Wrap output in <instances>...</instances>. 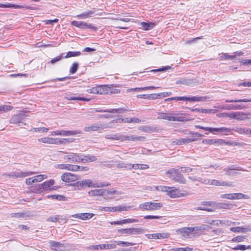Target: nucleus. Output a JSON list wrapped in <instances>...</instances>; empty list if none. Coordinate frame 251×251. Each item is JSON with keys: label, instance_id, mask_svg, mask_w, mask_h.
<instances>
[{"label": "nucleus", "instance_id": "obj_1", "mask_svg": "<svg viewBox=\"0 0 251 251\" xmlns=\"http://www.w3.org/2000/svg\"><path fill=\"white\" fill-rule=\"evenodd\" d=\"M181 173L179 168H173L166 172L170 178L180 183L184 184L186 183V179Z\"/></svg>", "mask_w": 251, "mask_h": 251}, {"label": "nucleus", "instance_id": "obj_2", "mask_svg": "<svg viewBox=\"0 0 251 251\" xmlns=\"http://www.w3.org/2000/svg\"><path fill=\"white\" fill-rule=\"evenodd\" d=\"M205 97H175L167 98L165 100V101H171L172 100H183L189 101H204L206 100Z\"/></svg>", "mask_w": 251, "mask_h": 251}, {"label": "nucleus", "instance_id": "obj_3", "mask_svg": "<svg viewBox=\"0 0 251 251\" xmlns=\"http://www.w3.org/2000/svg\"><path fill=\"white\" fill-rule=\"evenodd\" d=\"M163 204L160 202H146L139 205L140 209L144 210H155L160 209Z\"/></svg>", "mask_w": 251, "mask_h": 251}, {"label": "nucleus", "instance_id": "obj_4", "mask_svg": "<svg viewBox=\"0 0 251 251\" xmlns=\"http://www.w3.org/2000/svg\"><path fill=\"white\" fill-rule=\"evenodd\" d=\"M118 232L121 234L127 235H139L143 234L145 232L144 229L142 227H130L128 228H121L118 229Z\"/></svg>", "mask_w": 251, "mask_h": 251}, {"label": "nucleus", "instance_id": "obj_5", "mask_svg": "<svg viewBox=\"0 0 251 251\" xmlns=\"http://www.w3.org/2000/svg\"><path fill=\"white\" fill-rule=\"evenodd\" d=\"M104 125L100 123H94L92 125L86 126L84 128V130L86 132L98 131L100 132L105 128Z\"/></svg>", "mask_w": 251, "mask_h": 251}, {"label": "nucleus", "instance_id": "obj_6", "mask_svg": "<svg viewBox=\"0 0 251 251\" xmlns=\"http://www.w3.org/2000/svg\"><path fill=\"white\" fill-rule=\"evenodd\" d=\"M119 8L117 7H115V5H113L111 6V20H118L120 21H123L125 22H128L130 21V19L129 18H121L120 15H116L115 13H119Z\"/></svg>", "mask_w": 251, "mask_h": 251}, {"label": "nucleus", "instance_id": "obj_7", "mask_svg": "<svg viewBox=\"0 0 251 251\" xmlns=\"http://www.w3.org/2000/svg\"><path fill=\"white\" fill-rule=\"evenodd\" d=\"M50 249L54 251H65L67 248V244L51 240L49 241Z\"/></svg>", "mask_w": 251, "mask_h": 251}, {"label": "nucleus", "instance_id": "obj_8", "mask_svg": "<svg viewBox=\"0 0 251 251\" xmlns=\"http://www.w3.org/2000/svg\"><path fill=\"white\" fill-rule=\"evenodd\" d=\"M81 133V131L79 130L65 131L64 130L54 131L51 132L52 135H60V136H71Z\"/></svg>", "mask_w": 251, "mask_h": 251}, {"label": "nucleus", "instance_id": "obj_9", "mask_svg": "<svg viewBox=\"0 0 251 251\" xmlns=\"http://www.w3.org/2000/svg\"><path fill=\"white\" fill-rule=\"evenodd\" d=\"M63 159L70 163H79L80 155L78 153L70 152L65 155Z\"/></svg>", "mask_w": 251, "mask_h": 251}, {"label": "nucleus", "instance_id": "obj_10", "mask_svg": "<svg viewBox=\"0 0 251 251\" xmlns=\"http://www.w3.org/2000/svg\"><path fill=\"white\" fill-rule=\"evenodd\" d=\"M195 127L197 128L202 129L205 131H209L211 133H214V132H226L229 131V129L226 128L225 127H203L199 125L195 126Z\"/></svg>", "mask_w": 251, "mask_h": 251}, {"label": "nucleus", "instance_id": "obj_11", "mask_svg": "<svg viewBox=\"0 0 251 251\" xmlns=\"http://www.w3.org/2000/svg\"><path fill=\"white\" fill-rule=\"evenodd\" d=\"M80 185L82 186H86L88 187H99L108 185V184H105L104 182H94L92 180L88 179L82 180L80 183Z\"/></svg>", "mask_w": 251, "mask_h": 251}, {"label": "nucleus", "instance_id": "obj_12", "mask_svg": "<svg viewBox=\"0 0 251 251\" xmlns=\"http://www.w3.org/2000/svg\"><path fill=\"white\" fill-rule=\"evenodd\" d=\"M132 118H114L111 116V128L115 126V124H119L122 123H131Z\"/></svg>", "mask_w": 251, "mask_h": 251}, {"label": "nucleus", "instance_id": "obj_13", "mask_svg": "<svg viewBox=\"0 0 251 251\" xmlns=\"http://www.w3.org/2000/svg\"><path fill=\"white\" fill-rule=\"evenodd\" d=\"M25 115L24 111H20L18 114L14 115L10 120L11 124H17L22 122V121L25 118Z\"/></svg>", "mask_w": 251, "mask_h": 251}, {"label": "nucleus", "instance_id": "obj_14", "mask_svg": "<svg viewBox=\"0 0 251 251\" xmlns=\"http://www.w3.org/2000/svg\"><path fill=\"white\" fill-rule=\"evenodd\" d=\"M170 114H166L164 113H161L160 114L159 116L158 117V119H164L169 121H183V117H173L170 115Z\"/></svg>", "mask_w": 251, "mask_h": 251}, {"label": "nucleus", "instance_id": "obj_15", "mask_svg": "<svg viewBox=\"0 0 251 251\" xmlns=\"http://www.w3.org/2000/svg\"><path fill=\"white\" fill-rule=\"evenodd\" d=\"M161 190L163 192H166L168 195L171 197L176 198L178 197L177 189L174 187L161 186Z\"/></svg>", "mask_w": 251, "mask_h": 251}, {"label": "nucleus", "instance_id": "obj_16", "mask_svg": "<svg viewBox=\"0 0 251 251\" xmlns=\"http://www.w3.org/2000/svg\"><path fill=\"white\" fill-rule=\"evenodd\" d=\"M242 169L240 167H238L235 165H231L227 168L224 169V171L225 172V174L227 176H235L238 173L234 171H241Z\"/></svg>", "mask_w": 251, "mask_h": 251}, {"label": "nucleus", "instance_id": "obj_17", "mask_svg": "<svg viewBox=\"0 0 251 251\" xmlns=\"http://www.w3.org/2000/svg\"><path fill=\"white\" fill-rule=\"evenodd\" d=\"M78 179L77 176L70 173H65L61 176V180L65 182H72Z\"/></svg>", "mask_w": 251, "mask_h": 251}, {"label": "nucleus", "instance_id": "obj_18", "mask_svg": "<svg viewBox=\"0 0 251 251\" xmlns=\"http://www.w3.org/2000/svg\"><path fill=\"white\" fill-rule=\"evenodd\" d=\"M145 137L144 136H136L134 135H123V142L124 141H144Z\"/></svg>", "mask_w": 251, "mask_h": 251}, {"label": "nucleus", "instance_id": "obj_19", "mask_svg": "<svg viewBox=\"0 0 251 251\" xmlns=\"http://www.w3.org/2000/svg\"><path fill=\"white\" fill-rule=\"evenodd\" d=\"M97 159V157L93 155H80L79 163L92 162L96 161Z\"/></svg>", "mask_w": 251, "mask_h": 251}, {"label": "nucleus", "instance_id": "obj_20", "mask_svg": "<svg viewBox=\"0 0 251 251\" xmlns=\"http://www.w3.org/2000/svg\"><path fill=\"white\" fill-rule=\"evenodd\" d=\"M225 127L226 128L229 129V131H227L226 132H222L225 135H227L228 133L230 132L232 130H234L239 134L248 135V132L249 128H247V127L242 128V127H239V126H236V127L232 128H227V127Z\"/></svg>", "mask_w": 251, "mask_h": 251}, {"label": "nucleus", "instance_id": "obj_21", "mask_svg": "<svg viewBox=\"0 0 251 251\" xmlns=\"http://www.w3.org/2000/svg\"><path fill=\"white\" fill-rule=\"evenodd\" d=\"M0 7L1 8H12L14 9H21L25 8V9H31L29 6L27 5H18L10 3H7L6 4L0 3Z\"/></svg>", "mask_w": 251, "mask_h": 251}, {"label": "nucleus", "instance_id": "obj_22", "mask_svg": "<svg viewBox=\"0 0 251 251\" xmlns=\"http://www.w3.org/2000/svg\"><path fill=\"white\" fill-rule=\"evenodd\" d=\"M149 239H161L168 238L170 236L168 233H157L147 235Z\"/></svg>", "mask_w": 251, "mask_h": 251}, {"label": "nucleus", "instance_id": "obj_23", "mask_svg": "<svg viewBox=\"0 0 251 251\" xmlns=\"http://www.w3.org/2000/svg\"><path fill=\"white\" fill-rule=\"evenodd\" d=\"M94 214L89 213H78L72 215V217L75 218L83 220H86L93 217Z\"/></svg>", "mask_w": 251, "mask_h": 251}, {"label": "nucleus", "instance_id": "obj_24", "mask_svg": "<svg viewBox=\"0 0 251 251\" xmlns=\"http://www.w3.org/2000/svg\"><path fill=\"white\" fill-rule=\"evenodd\" d=\"M124 193L120 191L115 190L113 188H111V200L114 199L116 201H118L122 199V195Z\"/></svg>", "mask_w": 251, "mask_h": 251}, {"label": "nucleus", "instance_id": "obj_25", "mask_svg": "<svg viewBox=\"0 0 251 251\" xmlns=\"http://www.w3.org/2000/svg\"><path fill=\"white\" fill-rule=\"evenodd\" d=\"M36 173L34 172H21V171H16L15 172H13V177L18 178V177H26L28 176L32 175L35 174Z\"/></svg>", "mask_w": 251, "mask_h": 251}, {"label": "nucleus", "instance_id": "obj_26", "mask_svg": "<svg viewBox=\"0 0 251 251\" xmlns=\"http://www.w3.org/2000/svg\"><path fill=\"white\" fill-rule=\"evenodd\" d=\"M139 130L147 133L156 132L158 130L155 126H151L148 125L142 126L139 127Z\"/></svg>", "mask_w": 251, "mask_h": 251}, {"label": "nucleus", "instance_id": "obj_27", "mask_svg": "<svg viewBox=\"0 0 251 251\" xmlns=\"http://www.w3.org/2000/svg\"><path fill=\"white\" fill-rule=\"evenodd\" d=\"M133 206L118 205L111 207V212L129 211Z\"/></svg>", "mask_w": 251, "mask_h": 251}, {"label": "nucleus", "instance_id": "obj_28", "mask_svg": "<svg viewBox=\"0 0 251 251\" xmlns=\"http://www.w3.org/2000/svg\"><path fill=\"white\" fill-rule=\"evenodd\" d=\"M245 108V106L243 104H228L224 106V108L226 110H239Z\"/></svg>", "mask_w": 251, "mask_h": 251}, {"label": "nucleus", "instance_id": "obj_29", "mask_svg": "<svg viewBox=\"0 0 251 251\" xmlns=\"http://www.w3.org/2000/svg\"><path fill=\"white\" fill-rule=\"evenodd\" d=\"M142 28L145 30H148L152 29L155 25V23L152 22H142L141 23Z\"/></svg>", "mask_w": 251, "mask_h": 251}, {"label": "nucleus", "instance_id": "obj_30", "mask_svg": "<svg viewBox=\"0 0 251 251\" xmlns=\"http://www.w3.org/2000/svg\"><path fill=\"white\" fill-rule=\"evenodd\" d=\"M54 184V180L53 179H50L49 180H47L43 183L40 184L39 187L40 189H49L50 186L53 185Z\"/></svg>", "mask_w": 251, "mask_h": 251}, {"label": "nucleus", "instance_id": "obj_31", "mask_svg": "<svg viewBox=\"0 0 251 251\" xmlns=\"http://www.w3.org/2000/svg\"><path fill=\"white\" fill-rule=\"evenodd\" d=\"M130 110L127 108V107H124L122 108H111V114L117 113L121 114L124 113L126 111H130Z\"/></svg>", "mask_w": 251, "mask_h": 251}, {"label": "nucleus", "instance_id": "obj_32", "mask_svg": "<svg viewBox=\"0 0 251 251\" xmlns=\"http://www.w3.org/2000/svg\"><path fill=\"white\" fill-rule=\"evenodd\" d=\"M65 99L67 100H82L84 101H89L90 100V99L80 97H73L71 96L70 95H67L65 97Z\"/></svg>", "mask_w": 251, "mask_h": 251}, {"label": "nucleus", "instance_id": "obj_33", "mask_svg": "<svg viewBox=\"0 0 251 251\" xmlns=\"http://www.w3.org/2000/svg\"><path fill=\"white\" fill-rule=\"evenodd\" d=\"M88 92L90 93L93 94H102L104 92V90H102V86H99L96 87H93L91 89L88 90Z\"/></svg>", "mask_w": 251, "mask_h": 251}, {"label": "nucleus", "instance_id": "obj_34", "mask_svg": "<svg viewBox=\"0 0 251 251\" xmlns=\"http://www.w3.org/2000/svg\"><path fill=\"white\" fill-rule=\"evenodd\" d=\"M193 82V80L190 79H186L184 78H181L179 80H176V84H183L186 85H189Z\"/></svg>", "mask_w": 251, "mask_h": 251}, {"label": "nucleus", "instance_id": "obj_35", "mask_svg": "<svg viewBox=\"0 0 251 251\" xmlns=\"http://www.w3.org/2000/svg\"><path fill=\"white\" fill-rule=\"evenodd\" d=\"M89 194L91 196H99V195H104L105 194V191L103 189H96L94 190H92L89 192Z\"/></svg>", "mask_w": 251, "mask_h": 251}, {"label": "nucleus", "instance_id": "obj_36", "mask_svg": "<svg viewBox=\"0 0 251 251\" xmlns=\"http://www.w3.org/2000/svg\"><path fill=\"white\" fill-rule=\"evenodd\" d=\"M89 248L91 250H98L99 249L103 250L105 249H108L109 248V245L108 244H100V245H92L90 246Z\"/></svg>", "mask_w": 251, "mask_h": 251}, {"label": "nucleus", "instance_id": "obj_37", "mask_svg": "<svg viewBox=\"0 0 251 251\" xmlns=\"http://www.w3.org/2000/svg\"><path fill=\"white\" fill-rule=\"evenodd\" d=\"M49 144H62L63 143V141L61 140V139L58 138H53L50 137H48Z\"/></svg>", "mask_w": 251, "mask_h": 251}, {"label": "nucleus", "instance_id": "obj_38", "mask_svg": "<svg viewBox=\"0 0 251 251\" xmlns=\"http://www.w3.org/2000/svg\"><path fill=\"white\" fill-rule=\"evenodd\" d=\"M190 110L192 112H197L199 113H210L213 111V109H203V108H190Z\"/></svg>", "mask_w": 251, "mask_h": 251}, {"label": "nucleus", "instance_id": "obj_39", "mask_svg": "<svg viewBox=\"0 0 251 251\" xmlns=\"http://www.w3.org/2000/svg\"><path fill=\"white\" fill-rule=\"evenodd\" d=\"M94 14V12L92 11H88L86 12H84L77 16V17L81 18L82 19H86L92 17Z\"/></svg>", "mask_w": 251, "mask_h": 251}, {"label": "nucleus", "instance_id": "obj_40", "mask_svg": "<svg viewBox=\"0 0 251 251\" xmlns=\"http://www.w3.org/2000/svg\"><path fill=\"white\" fill-rule=\"evenodd\" d=\"M226 102H251V99H235V100H225Z\"/></svg>", "mask_w": 251, "mask_h": 251}, {"label": "nucleus", "instance_id": "obj_41", "mask_svg": "<svg viewBox=\"0 0 251 251\" xmlns=\"http://www.w3.org/2000/svg\"><path fill=\"white\" fill-rule=\"evenodd\" d=\"M251 249V246L250 245H249L248 246L244 245H237L235 247L233 248L232 249L234 250H241V251H245L247 249Z\"/></svg>", "mask_w": 251, "mask_h": 251}, {"label": "nucleus", "instance_id": "obj_42", "mask_svg": "<svg viewBox=\"0 0 251 251\" xmlns=\"http://www.w3.org/2000/svg\"><path fill=\"white\" fill-rule=\"evenodd\" d=\"M49 130V128L42 127H33L30 130V131H33L35 132H47Z\"/></svg>", "mask_w": 251, "mask_h": 251}, {"label": "nucleus", "instance_id": "obj_43", "mask_svg": "<svg viewBox=\"0 0 251 251\" xmlns=\"http://www.w3.org/2000/svg\"><path fill=\"white\" fill-rule=\"evenodd\" d=\"M123 135L121 133L111 134V140H120L123 142Z\"/></svg>", "mask_w": 251, "mask_h": 251}, {"label": "nucleus", "instance_id": "obj_44", "mask_svg": "<svg viewBox=\"0 0 251 251\" xmlns=\"http://www.w3.org/2000/svg\"><path fill=\"white\" fill-rule=\"evenodd\" d=\"M81 54V52L80 51H69L67 53L66 56L64 57L65 58L71 57H75V56H79Z\"/></svg>", "mask_w": 251, "mask_h": 251}, {"label": "nucleus", "instance_id": "obj_45", "mask_svg": "<svg viewBox=\"0 0 251 251\" xmlns=\"http://www.w3.org/2000/svg\"><path fill=\"white\" fill-rule=\"evenodd\" d=\"M201 228L199 226H195V227H188L187 228H185L184 230V232L187 233H189L193 232L195 231L201 230Z\"/></svg>", "mask_w": 251, "mask_h": 251}, {"label": "nucleus", "instance_id": "obj_46", "mask_svg": "<svg viewBox=\"0 0 251 251\" xmlns=\"http://www.w3.org/2000/svg\"><path fill=\"white\" fill-rule=\"evenodd\" d=\"M195 139L194 138H182L178 141V143H179V144H186V143H189L195 141Z\"/></svg>", "mask_w": 251, "mask_h": 251}, {"label": "nucleus", "instance_id": "obj_47", "mask_svg": "<svg viewBox=\"0 0 251 251\" xmlns=\"http://www.w3.org/2000/svg\"><path fill=\"white\" fill-rule=\"evenodd\" d=\"M216 206L221 209H229L230 204L226 202H219L217 203Z\"/></svg>", "mask_w": 251, "mask_h": 251}, {"label": "nucleus", "instance_id": "obj_48", "mask_svg": "<svg viewBox=\"0 0 251 251\" xmlns=\"http://www.w3.org/2000/svg\"><path fill=\"white\" fill-rule=\"evenodd\" d=\"M13 107L9 105H0V112H6L13 109Z\"/></svg>", "mask_w": 251, "mask_h": 251}, {"label": "nucleus", "instance_id": "obj_49", "mask_svg": "<svg viewBox=\"0 0 251 251\" xmlns=\"http://www.w3.org/2000/svg\"><path fill=\"white\" fill-rule=\"evenodd\" d=\"M78 63L77 62L73 63L72 67L70 69V73L71 74H74L76 73L78 68Z\"/></svg>", "mask_w": 251, "mask_h": 251}, {"label": "nucleus", "instance_id": "obj_50", "mask_svg": "<svg viewBox=\"0 0 251 251\" xmlns=\"http://www.w3.org/2000/svg\"><path fill=\"white\" fill-rule=\"evenodd\" d=\"M33 178L34 180H35V182H40L42 181L43 179L47 178V176L46 175H39L35 176Z\"/></svg>", "mask_w": 251, "mask_h": 251}, {"label": "nucleus", "instance_id": "obj_51", "mask_svg": "<svg viewBox=\"0 0 251 251\" xmlns=\"http://www.w3.org/2000/svg\"><path fill=\"white\" fill-rule=\"evenodd\" d=\"M119 86H116L113 84H111V94H118L120 92V89L119 88Z\"/></svg>", "mask_w": 251, "mask_h": 251}, {"label": "nucleus", "instance_id": "obj_52", "mask_svg": "<svg viewBox=\"0 0 251 251\" xmlns=\"http://www.w3.org/2000/svg\"><path fill=\"white\" fill-rule=\"evenodd\" d=\"M192 248L187 247L186 248H172L170 249L169 251H192Z\"/></svg>", "mask_w": 251, "mask_h": 251}, {"label": "nucleus", "instance_id": "obj_53", "mask_svg": "<svg viewBox=\"0 0 251 251\" xmlns=\"http://www.w3.org/2000/svg\"><path fill=\"white\" fill-rule=\"evenodd\" d=\"M69 164H56L54 166V167L56 169H58L60 170H68L69 168Z\"/></svg>", "mask_w": 251, "mask_h": 251}, {"label": "nucleus", "instance_id": "obj_54", "mask_svg": "<svg viewBox=\"0 0 251 251\" xmlns=\"http://www.w3.org/2000/svg\"><path fill=\"white\" fill-rule=\"evenodd\" d=\"M245 114L240 112H235V119L237 120H243L244 119Z\"/></svg>", "mask_w": 251, "mask_h": 251}, {"label": "nucleus", "instance_id": "obj_55", "mask_svg": "<svg viewBox=\"0 0 251 251\" xmlns=\"http://www.w3.org/2000/svg\"><path fill=\"white\" fill-rule=\"evenodd\" d=\"M235 200H239V199H247L249 198V197L244 195L242 193H234Z\"/></svg>", "mask_w": 251, "mask_h": 251}, {"label": "nucleus", "instance_id": "obj_56", "mask_svg": "<svg viewBox=\"0 0 251 251\" xmlns=\"http://www.w3.org/2000/svg\"><path fill=\"white\" fill-rule=\"evenodd\" d=\"M221 198L229 200H235L234 193L222 194L221 195Z\"/></svg>", "mask_w": 251, "mask_h": 251}, {"label": "nucleus", "instance_id": "obj_57", "mask_svg": "<svg viewBox=\"0 0 251 251\" xmlns=\"http://www.w3.org/2000/svg\"><path fill=\"white\" fill-rule=\"evenodd\" d=\"M245 236H237L232 239L231 241L234 242H241L245 239Z\"/></svg>", "mask_w": 251, "mask_h": 251}, {"label": "nucleus", "instance_id": "obj_58", "mask_svg": "<svg viewBox=\"0 0 251 251\" xmlns=\"http://www.w3.org/2000/svg\"><path fill=\"white\" fill-rule=\"evenodd\" d=\"M236 57V55H228L225 53L221 56V59H233Z\"/></svg>", "mask_w": 251, "mask_h": 251}, {"label": "nucleus", "instance_id": "obj_59", "mask_svg": "<svg viewBox=\"0 0 251 251\" xmlns=\"http://www.w3.org/2000/svg\"><path fill=\"white\" fill-rule=\"evenodd\" d=\"M68 171L76 172L77 171V168H79V166L77 165L69 164Z\"/></svg>", "mask_w": 251, "mask_h": 251}, {"label": "nucleus", "instance_id": "obj_60", "mask_svg": "<svg viewBox=\"0 0 251 251\" xmlns=\"http://www.w3.org/2000/svg\"><path fill=\"white\" fill-rule=\"evenodd\" d=\"M116 243H117V244L119 246H121V245H126V246H133L135 244L134 243H132L131 242L121 241H118L116 242Z\"/></svg>", "mask_w": 251, "mask_h": 251}, {"label": "nucleus", "instance_id": "obj_61", "mask_svg": "<svg viewBox=\"0 0 251 251\" xmlns=\"http://www.w3.org/2000/svg\"><path fill=\"white\" fill-rule=\"evenodd\" d=\"M139 220L136 219H126L123 220V224L126 223H137L138 222Z\"/></svg>", "mask_w": 251, "mask_h": 251}, {"label": "nucleus", "instance_id": "obj_62", "mask_svg": "<svg viewBox=\"0 0 251 251\" xmlns=\"http://www.w3.org/2000/svg\"><path fill=\"white\" fill-rule=\"evenodd\" d=\"M128 165L129 164H126L124 162H121L117 164L116 166L117 168H125L129 169V167H128Z\"/></svg>", "mask_w": 251, "mask_h": 251}, {"label": "nucleus", "instance_id": "obj_63", "mask_svg": "<svg viewBox=\"0 0 251 251\" xmlns=\"http://www.w3.org/2000/svg\"><path fill=\"white\" fill-rule=\"evenodd\" d=\"M62 58H63V53H61L59 56L52 59L50 60V63L51 64H54L55 62L60 60Z\"/></svg>", "mask_w": 251, "mask_h": 251}, {"label": "nucleus", "instance_id": "obj_64", "mask_svg": "<svg viewBox=\"0 0 251 251\" xmlns=\"http://www.w3.org/2000/svg\"><path fill=\"white\" fill-rule=\"evenodd\" d=\"M180 172L183 173H189L192 171L193 169L189 167H181Z\"/></svg>", "mask_w": 251, "mask_h": 251}]
</instances>
